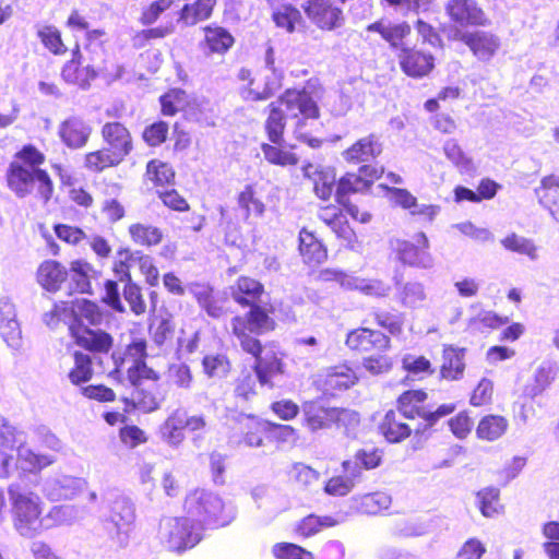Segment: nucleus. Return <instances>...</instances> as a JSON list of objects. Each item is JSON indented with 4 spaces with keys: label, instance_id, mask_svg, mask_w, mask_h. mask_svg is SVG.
<instances>
[{
    "label": "nucleus",
    "instance_id": "f257e3e1",
    "mask_svg": "<svg viewBox=\"0 0 559 559\" xmlns=\"http://www.w3.org/2000/svg\"><path fill=\"white\" fill-rule=\"evenodd\" d=\"M188 516H162L158 538L168 551L182 554L194 548L203 538L205 528H221L235 519L233 508L218 496L194 489L183 500Z\"/></svg>",
    "mask_w": 559,
    "mask_h": 559
},
{
    "label": "nucleus",
    "instance_id": "f03ea898",
    "mask_svg": "<svg viewBox=\"0 0 559 559\" xmlns=\"http://www.w3.org/2000/svg\"><path fill=\"white\" fill-rule=\"evenodd\" d=\"M383 169L371 165H364L359 168V174H346L336 185V175L333 168L308 163L302 167L304 177L312 183L314 194L328 201L334 189L335 199L338 204L346 207L348 213L356 217L358 209L349 204L348 195L350 193L362 192L367 190L374 179H378Z\"/></svg>",
    "mask_w": 559,
    "mask_h": 559
},
{
    "label": "nucleus",
    "instance_id": "7ed1b4c3",
    "mask_svg": "<svg viewBox=\"0 0 559 559\" xmlns=\"http://www.w3.org/2000/svg\"><path fill=\"white\" fill-rule=\"evenodd\" d=\"M263 293V286L250 277H239L231 287V296L238 304L250 306L247 319L236 317L233 319V331L239 340L242 349H262L260 342L252 333H263L273 329L274 322L267 313L255 306Z\"/></svg>",
    "mask_w": 559,
    "mask_h": 559
},
{
    "label": "nucleus",
    "instance_id": "20e7f679",
    "mask_svg": "<svg viewBox=\"0 0 559 559\" xmlns=\"http://www.w3.org/2000/svg\"><path fill=\"white\" fill-rule=\"evenodd\" d=\"M44 160V154L32 145L16 153L7 171L8 187L16 197L36 193L45 202L50 199L53 189L51 179L39 168Z\"/></svg>",
    "mask_w": 559,
    "mask_h": 559
},
{
    "label": "nucleus",
    "instance_id": "39448f33",
    "mask_svg": "<svg viewBox=\"0 0 559 559\" xmlns=\"http://www.w3.org/2000/svg\"><path fill=\"white\" fill-rule=\"evenodd\" d=\"M74 312L78 318L69 326V331L75 344L83 349H110L112 337L109 333L99 329H90L81 322V319H85L91 325H100L104 314L99 307L95 302L82 299L76 301Z\"/></svg>",
    "mask_w": 559,
    "mask_h": 559
},
{
    "label": "nucleus",
    "instance_id": "423d86ee",
    "mask_svg": "<svg viewBox=\"0 0 559 559\" xmlns=\"http://www.w3.org/2000/svg\"><path fill=\"white\" fill-rule=\"evenodd\" d=\"M8 493L14 528L22 536L34 537L43 530L40 498L33 492L24 493L20 484H11Z\"/></svg>",
    "mask_w": 559,
    "mask_h": 559
},
{
    "label": "nucleus",
    "instance_id": "0eeeda50",
    "mask_svg": "<svg viewBox=\"0 0 559 559\" xmlns=\"http://www.w3.org/2000/svg\"><path fill=\"white\" fill-rule=\"evenodd\" d=\"M356 416L350 409L330 406L316 397L301 403L300 424L310 433H316L347 426L356 420Z\"/></svg>",
    "mask_w": 559,
    "mask_h": 559
},
{
    "label": "nucleus",
    "instance_id": "6e6552de",
    "mask_svg": "<svg viewBox=\"0 0 559 559\" xmlns=\"http://www.w3.org/2000/svg\"><path fill=\"white\" fill-rule=\"evenodd\" d=\"M282 104L287 109V117L295 124V138L312 148L320 147L322 141L304 131L308 120L319 118V107L310 93L306 90H287L282 95Z\"/></svg>",
    "mask_w": 559,
    "mask_h": 559
},
{
    "label": "nucleus",
    "instance_id": "1a4fd4ad",
    "mask_svg": "<svg viewBox=\"0 0 559 559\" xmlns=\"http://www.w3.org/2000/svg\"><path fill=\"white\" fill-rule=\"evenodd\" d=\"M428 393L424 389L406 390L396 400L397 411L407 419H421L427 427L435 426L442 417L456 409L454 403L441 404L429 411L426 402Z\"/></svg>",
    "mask_w": 559,
    "mask_h": 559
},
{
    "label": "nucleus",
    "instance_id": "9d476101",
    "mask_svg": "<svg viewBox=\"0 0 559 559\" xmlns=\"http://www.w3.org/2000/svg\"><path fill=\"white\" fill-rule=\"evenodd\" d=\"M206 420L203 415L188 416L183 409H175L159 426V435L164 442L179 447L186 440V430L194 432L203 430Z\"/></svg>",
    "mask_w": 559,
    "mask_h": 559
},
{
    "label": "nucleus",
    "instance_id": "9b49d317",
    "mask_svg": "<svg viewBox=\"0 0 559 559\" xmlns=\"http://www.w3.org/2000/svg\"><path fill=\"white\" fill-rule=\"evenodd\" d=\"M302 8L308 19L322 31H333L344 25L343 10L334 0H308Z\"/></svg>",
    "mask_w": 559,
    "mask_h": 559
},
{
    "label": "nucleus",
    "instance_id": "f8f14e48",
    "mask_svg": "<svg viewBox=\"0 0 559 559\" xmlns=\"http://www.w3.org/2000/svg\"><path fill=\"white\" fill-rule=\"evenodd\" d=\"M357 382L358 377L350 367L338 365L319 376L314 385L323 395L333 397L353 388Z\"/></svg>",
    "mask_w": 559,
    "mask_h": 559
},
{
    "label": "nucleus",
    "instance_id": "ddd939ff",
    "mask_svg": "<svg viewBox=\"0 0 559 559\" xmlns=\"http://www.w3.org/2000/svg\"><path fill=\"white\" fill-rule=\"evenodd\" d=\"M444 9L450 20L462 27L490 24V20L476 0H449Z\"/></svg>",
    "mask_w": 559,
    "mask_h": 559
},
{
    "label": "nucleus",
    "instance_id": "4468645a",
    "mask_svg": "<svg viewBox=\"0 0 559 559\" xmlns=\"http://www.w3.org/2000/svg\"><path fill=\"white\" fill-rule=\"evenodd\" d=\"M92 131V126L78 115L69 116L58 126V135L61 142L71 150L84 147Z\"/></svg>",
    "mask_w": 559,
    "mask_h": 559
},
{
    "label": "nucleus",
    "instance_id": "2eb2a0df",
    "mask_svg": "<svg viewBox=\"0 0 559 559\" xmlns=\"http://www.w3.org/2000/svg\"><path fill=\"white\" fill-rule=\"evenodd\" d=\"M418 246L409 241H400L396 248L399 259L413 267L428 270L433 266V258L428 251L429 240L424 233L416 236Z\"/></svg>",
    "mask_w": 559,
    "mask_h": 559
},
{
    "label": "nucleus",
    "instance_id": "dca6fc26",
    "mask_svg": "<svg viewBox=\"0 0 559 559\" xmlns=\"http://www.w3.org/2000/svg\"><path fill=\"white\" fill-rule=\"evenodd\" d=\"M134 393L131 399L123 397L121 401L126 405V411L139 409L142 413H153L160 407V403L165 399V392L162 390V385L154 383L153 386H145L139 384L134 386Z\"/></svg>",
    "mask_w": 559,
    "mask_h": 559
},
{
    "label": "nucleus",
    "instance_id": "f3484780",
    "mask_svg": "<svg viewBox=\"0 0 559 559\" xmlns=\"http://www.w3.org/2000/svg\"><path fill=\"white\" fill-rule=\"evenodd\" d=\"M0 335L8 347L21 346L22 332L16 319V309L8 297L0 298Z\"/></svg>",
    "mask_w": 559,
    "mask_h": 559
},
{
    "label": "nucleus",
    "instance_id": "a211bd4d",
    "mask_svg": "<svg viewBox=\"0 0 559 559\" xmlns=\"http://www.w3.org/2000/svg\"><path fill=\"white\" fill-rule=\"evenodd\" d=\"M461 40L468 46L474 56L481 61L490 60L500 47L499 37L485 31L463 33Z\"/></svg>",
    "mask_w": 559,
    "mask_h": 559
},
{
    "label": "nucleus",
    "instance_id": "6ab92c4d",
    "mask_svg": "<svg viewBox=\"0 0 559 559\" xmlns=\"http://www.w3.org/2000/svg\"><path fill=\"white\" fill-rule=\"evenodd\" d=\"M102 136L106 147L122 160L132 151L131 134L120 122H106L102 127Z\"/></svg>",
    "mask_w": 559,
    "mask_h": 559
},
{
    "label": "nucleus",
    "instance_id": "aec40b11",
    "mask_svg": "<svg viewBox=\"0 0 559 559\" xmlns=\"http://www.w3.org/2000/svg\"><path fill=\"white\" fill-rule=\"evenodd\" d=\"M399 58L402 70L413 78H423L435 67L432 55L415 49L402 48Z\"/></svg>",
    "mask_w": 559,
    "mask_h": 559
},
{
    "label": "nucleus",
    "instance_id": "412c9836",
    "mask_svg": "<svg viewBox=\"0 0 559 559\" xmlns=\"http://www.w3.org/2000/svg\"><path fill=\"white\" fill-rule=\"evenodd\" d=\"M382 152V144L376 134H369L356 141L343 152L346 162L353 164L368 163L377 158Z\"/></svg>",
    "mask_w": 559,
    "mask_h": 559
},
{
    "label": "nucleus",
    "instance_id": "4be33fe9",
    "mask_svg": "<svg viewBox=\"0 0 559 559\" xmlns=\"http://www.w3.org/2000/svg\"><path fill=\"white\" fill-rule=\"evenodd\" d=\"M346 345L349 349H385L389 337L380 331L359 328L348 333Z\"/></svg>",
    "mask_w": 559,
    "mask_h": 559
},
{
    "label": "nucleus",
    "instance_id": "5701e85b",
    "mask_svg": "<svg viewBox=\"0 0 559 559\" xmlns=\"http://www.w3.org/2000/svg\"><path fill=\"white\" fill-rule=\"evenodd\" d=\"M535 195L538 203L548 210L556 221H559V177L556 175L544 177L535 188Z\"/></svg>",
    "mask_w": 559,
    "mask_h": 559
},
{
    "label": "nucleus",
    "instance_id": "b1692460",
    "mask_svg": "<svg viewBox=\"0 0 559 559\" xmlns=\"http://www.w3.org/2000/svg\"><path fill=\"white\" fill-rule=\"evenodd\" d=\"M509 429V420L502 415L488 414L481 417L476 427L479 440L495 442L501 439Z\"/></svg>",
    "mask_w": 559,
    "mask_h": 559
},
{
    "label": "nucleus",
    "instance_id": "393cba45",
    "mask_svg": "<svg viewBox=\"0 0 559 559\" xmlns=\"http://www.w3.org/2000/svg\"><path fill=\"white\" fill-rule=\"evenodd\" d=\"M379 431L390 443H400L412 435V428L403 421L395 411L385 413L379 425Z\"/></svg>",
    "mask_w": 559,
    "mask_h": 559
},
{
    "label": "nucleus",
    "instance_id": "a878e982",
    "mask_svg": "<svg viewBox=\"0 0 559 559\" xmlns=\"http://www.w3.org/2000/svg\"><path fill=\"white\" fill-rule=\"evenodd\" d=\"M272 8V20L278 28L287 33H294L302 25L300 11L289 3L278 4L275 0H269Z\"/></svg>",
    "mask_w": 559,
    "mask_h": 559
},
{
    "label": "nucleus",
    "instance_id": "bb28decb",
    "mask_svg": "<svg viewBox=\"0 0 559 559\" xmlns=\"http://www.w3.org/2000/svg\"><path fill=\"white\" fill-rule=\"evenodd\" d=\"M86 43L84 44V52L87 57L80 55V58L84 59L97 70L104 69L106 50L104 44L106 41V34L103 29L88 31L85 35Z\"/></svg>",
    "mask_w": 559,
    "mask_h": 559
},
{
    "label": "nucleus",
    "instance_id": "cd10ccee",
    "mask_svg": "<svg viewBox=\"0 0 559 559\" xmlns=\"http://www.w3.org/2000/svg\"><path fill=\"white\" fill-rule=\"evenodd\" d=\"M68 275L67 269L53 260L44 261L37 271L38 283L48 292L59 290Z\"/></svg>",
    "mask_w": 559,
    "mask_h": 559
},
{
    "label": "nucleus",
    "instance_id": "c85d7f7f",
    "mask_svg": "<svg viewBox=\"0 0 559 559\" xmlns=\"http://www.w3.org/2000/svg\"><path fill=\"white\" fill-rule=\"evenodd\" d=\"M16 451L17 440L15 431L5 427L0 432V478H8L11 468L15 467Z\"/></svg>",
    "mask_w": 559,
    "mask_h": 559
},
{
    "label": "nucleus",
    "instance_id": "c756f323",
    "mask_svg": "<svg viewBox=\"0 0 559 559\" xmlns=\"http://www.w3.org/2000/svg\"><path fill=\"white\" fill-rule=\"evenodd\" d=\"M367 32L379 33L381 37L388 41L391 47L401 49L403 47V39L409 35L411 27L407 23H390L384 21H378L367 26Z\"/></svg>",
    "mask_w": 559,
    "mask_h": 559
},
{
    "label": "nucleus",
    "instance_id": "7c9ffc66",
    "mask_svg": "<svg viewBox=\"0 0 559 559\" xmlns=\"http://www.w3.org/2000/svg\"><path fill=\"white\" fill-rule=\"evenodd\" d=\"M269 74L264 76L263 86L257 85L241 91V94L247 100H265L272 97L281 87L284 78L282 70H267Z\"/></svg>",
    "mask_w": 559,
    "mask_h": 559
},
{
    "label": "nucleus",
    "instance_id": "2f4dec72",
    "mask_svg": "<svg viewBox=\"0 0 559 559\" xmlns=\"http://www.w3.org/2000/svg\"><path fill=\"white\" fill-rule=\"evenodd\" d=\"M267 423L269 420L248 416L239 426L240 441L248 447H263L266 441Z\"/></svg>",
    "mask_w": 559,
    "mask_h": 559
},
{
    "label": "nucleus",
    "instance_id": "473e14b6",
    "mask_svg": "<svg viewBox=\"0 0 559 559\" xmlns=\"http://www.w3.org/2000/svg\"><path fill=\"white\" fill-rule=\"evenodd\" d=\"M270 115L265 121V130L269 135V140L272 143L278 144L283 139V131L285 128V121L290 120L287 117V109L284 104H282V96L276 100L269 105Z\"/></svg>",
    "mask_w": 559,
    "mask_h": 559
},
{
    "label": "nucleus",
    "instance_id": "72a5a7b5",
    "mask_svg": "<svg viewBox=\"0 0 559 559\" xmlns=\"http://www.w3.org/2000/svg\"><path fill=\"white\" fill-rule=\"evenodd\" d=\"M97 70L91 63L80 68V61L71 60L62 68L61 76L67 83L78 85L82 90L90 87L91 81L97 76Z\"/></svg>",
    "mask_w": 559,
    "mask_h": 559
},
{
    "label": "nucleus",
    "instance_id": "f704fd0d",
    "mask_svg": "<svg viewBox=\"0 0 559 559\" xmlns=\"http://www.w3.org/2000/svg\"><path fill=\"white\" fill-rule=\"evenodd\" d=\"M255 356L254 370L262 384L283 372L281 359L276 352H251Z\"/></svg>",
    "mask_w": 559,
    "mask_h": 559
},
{
    "label": "nucleus",
    "instance_id": "c9c22d12",
    "mask_svg": "<svg viewBox=\"0 0 559 559\" xmlns=\"http://www.w3.org/2000/svg\"><path fill=\"white\" fill-rule=\"evenodd\" d=\"M52 462L53 459L51 456L35 453L32 450L17 444L15 468L21 471V473H39Z\"/></svg>",
    "mask_w": 559,
    "mask_h": 559
},
{
    "label": "nucleus",
    "instance_id": "e433bc0d",
    "mask_svg": "<svg viewBox=\"0 0 559 559\" xmlns=\"http://www.w3.org/2000/svg\"><path fill=\"white\" fill-rule=\"evenodd\" d=\"M299 250L307 264H320L328 258L324 246L313 236L312 233L301 230L299 235Z\"/></svg>",
    "mask_w": 559,
    "mask_h": 559
},
{
    "label": "nucleus",
    "instance_id": "4c0bfd02",
    "mask_svg": "<svg viewBox=\"0 0 559 559\" xmlns=\"http://www.w3.org/2000/svg\"><path fill=\"white\" fill-rule=\"evenodd\" d=\"M464 352H442L440 360V378L447 381L462 379L465 371Z\"/></svg>",
    "mask_w": 559,
    "mask_h": 559
},
{
    "label": "nucleus",
    "instance_id": "58836bf2",
    "mask_svg": "<svg viewBox=\"0 0 559 559\" xmlns=\"http://www.w3.org/2000/svg\"><path fill=\"white\" fill-rule=\"evenodd\" d=\"M204 40L210 52L223 55L234 45L233 35L224 27L209 25L204 27Z\"/></svg>",
    "mask_w": 559,
    "mask_h": 559
},
{
    "label": "nucleus",
    "instance_id": "ea45409f",
    "mask_svg": "<svg viewBox=\"0 0 559 559\" xmlns=\"http://www.w3.org/2000/svg\"><path fill=\"white\" fill-rule=\"evenodd\" d=\"M390 497L381 491L365 493L354 499L357 512L366 515H376L390 507Z\"/></svg>",
    "mask_w": 559,
    "mask_h": 559
},
{
    "label": "nucleus",
    "instance_id": "a19ab883",
    "mask_svg": "<svg viewBox=\"0 0 559 559\" xmlns=\"http://www.w3.org/2000/svg\"><path fill=\"white\" fill-rule=\"evenodd\" d=\"M140 355L138 357H133L132 365L127 369V376L130 383L133 386H139V384H143V380L153 381L157 383L160 380V374L153 368L148 367L145 362V354L146 352H139Z\"/></svg>",
    "mask_w": 559,
    "mask_h": 559
},
{
    "label": "nucleus",
    "instance_id": "79ce46f5",
    "mask_svg": "<svg viewBox=\"0 0 559 559\" xmlns=\"http://www.w3.org/2000/svg\"><path fill=\"white\" fill-rule=\"evenodd\" d=\"M215 4L216 0H195L193 3L185 4L180 12V21L186 25H194L207 20Z\"/></svg>",
    "mask_w": 559,
    "mask_h": 559
},
{
    "label": "nucleus",
    "instance_id": "37998d69",
    "mask_svg": "<svg viewBox=\"0 0 559 559\" xmlns=\"http://www.w3.org/2000/svg\"><path fill=\"white\" fill-rule=\"evenodd\" d=\"M266 428L265 442L274 444L276 448H281L287 443H296L299 439L298 430L292 425L269 420Z\"/></svg>",
    "mask_w": 559,
    "mask_h": 559
},
{
    "label": "nucleus",
    "instance_id": "c03bdc74",
    "mask_svg": "<svg viewBox=\"0 0 559 559\" xmlns=\"http://www.w3.org/2000/svg\"><path fill=\"white\" fill-rule=\"evenodd\" d=\"M478 509L486 518L500 513L503 506L500 502V490L496 487H486L476 492Z\"/></svg>",
    "mask_w": 559,
    "mask_h": 559
},
{
    "label": "nucleus",
    "instance_id": "a18cd8bd",
    "mask_svg": "<svg viewBox=\"0 0 559 559\" xmlns=\"http://www.w3.org/2000/svg\"><path fill=\"white\" fill-rule=\"evenodd\" d=\"M318 217L331 227L338 237L347 238L352 233L341 210L336 206L330 205L320 209Z\"/></svg>",
    "mask_w": 559,
    "mask_h": 559
},
{
    "label": "nucleus",
    "instance_id": "49530a36",
    "mask_svg": "<svg viewBox=\"0 0 559 559\" xmlns=\"http://www.w3.org/2000/svg\"><path fill=\"white\" fill-rule=\"evenodd\" d=\"M121 162L122 159L107 147L85 155V167L95 173L103 171L108 167L117 166Z\"/></svg>",
    "mask_w": 559,
    "mask_h": 559
},
{
    "label": "nucleus",
    "instance_id": "de8ad7c7",
    "mask_svg": "<svg viewBox=\"0 0 559 559\" xmlns=\"http://www.w3.org/2000/svg\"><path fill=\"white\" fill-rule=\"evenodd\" d=\"M94 272L91 264L80 260L71 263L70 273L71 282L74 285V289L81 294H92L91 287V273Z\"/></svg>",
    "mask_w": 559,
    "mask_h": 559
},
{
    "label": "nucleus",
    "instance_id": "09e8293b",
    "mask_svg": "<svg viewBox=\"0 0 559 559\" xmlns=\"http://www.w3.org/2000/svg\"><path fill=\"white\" fill-rule=\"evenodd\" d=\"M501 245L509 251L528 257L532 261H535L538 258V249L534 241L514 233L503 238L501 240Z\"/></svg>",
    "mask_w": 559,
    "mask_h": 559
},
{
    "label": "nucleus",
    "instance_id": "8fccbe9b",
    "mask_svg": "<svg viewBox=\"0 0 559 559\" xmlns=\"http://www.w3.org/2000/svg\"><path fill=\"white\" fill-rule=\"evenodd\" d=\"M555 378L556 370L552 367H539L534 374L533 382L525 386V395L530 399L540 395L552 383Z\"/></svg>",
    "mask_w": 559,
    "mask_h": 559
},
{
    "label": "nucleus",
    "instance_id": "3c124183",
    "mask_svg": "<svg viewBox=\"0 0 559 559\" xmlns=\"http://www.w3.org/2000/svg\"><path fill=\"white\" fill-rule=\"evenodd\" d=\"M443 153L461 173H469L473 170L472 159L463 152L462 147L454 139H449L444 142Z\"/></svg>",
    "mask_w": 559,
    "mask_h": 559
},
{
    "label": "nucleus",
    "instance_id": "603ef678",
    "mask_svg": "<svg viewBox=\"0 0 559 559\" xmlns=\"http://www.w3.org/2000/svg\"><path fill=\"white\" fill-rule=\"evenodd\" d=\"M353 289L359 290L366 296L385 297L389 295L391 287L380 280H366L353 275L348 290Z\"/></svg>",
    "mask_w": 559,
    "mask_h": 559
},
{
    "label": "nucleus",
    "instance_id": "864d4df0",
    "mask_svg": "<svg viewBox=\"0 0 559 559\" xmlns=\"http://www.w3.org/2000/svg\"><path fill=\"white\" fill-rule=\"evenodd\" d=\"M129 233L134 242L142 246H155L162 241L163 233L157 227L144 224H133Z\"/></svg>",
    "mask_w": 559,
    "mask_h": 559
},
{
    "label": "nucleus",
    "instance_id": "5fc2aeb1",
    "mask_svg": "<svg viewBox=\"0 0 559 559\" xmlns=\"http://www.w3.org/2000/svg\"><path fill=\"white\" fill-rule=\"evenodd\" d=\"M427 294L423 283L407 282L400 292V299L403 306L418 308L426 300Z\"/></svg>",
    "mask_w": 559,
    "mask_h": 559
},
{
    "label": "nucleus",
    "instance_id": "6e6d98bb",
    "mask_svg": "<svg viewBox=\"0 0 559 559\" xmlns=\"http://www.w3.org/2000/svg\"><path fill=\"white\" fill-rule=\"evenodd\" d=\"M508 322V318L499 317L490 310L479 309L469 318L468 326L473 330L484 331L485 329H497Z\"/></svg>",
    "mask_w": 559,
    "mask_h": 559
},
{
    "label": "nucleus",
    "instance_id": "4d7b16f0",
    "mask_svg": "<svg viewBox=\"0 0 559 559\" xmlns=\"http://www.w3.org/2000/svg\"><path fill=\"white\" fill-rule=\"evenodd\" d=\"M92 376L93 369L90 356L84 355L82 352H75L74 367L69 372L71 382L79 385L91 380Z\"/></svg>",
    "mask_w": 559,
    "mask_h": 559
},
{
    "label": "nucleus",
    "instance_id": "13d9d810",
    "mask_svg": "<svg viewBox=\"0 0 559 559\" xmlns=\"http://www.w3.org/2000/svg\"><path fill=\"white\" fill-rule=\"evenodd\" d=\"M275 559H314L311 551L294 543H277L272 547Z\"/></svg>",
    "mask_w": 559,
    "mask_h": 559
},
{
    "label": "nucleus",
    "instance_id": "bf43d9fd",
    "mask_svg": "<svg viewBox=\"0 0 559 559\" xmlns=\"http://www.w3.org/2000/svg\"><path fill=\"white\" fill-rule=\"evenodd\" d=\"M118 436L120 442L129 449H135L148 441L146 431L134 424L123 425L119 429Z\"/></svg>",
    "mask_w": 559,
    "mask_h": 559
},
{
    "label": "nucleus",
    "instance_id": "052dcab7",
    "mask_svg": "<svg viewBox=\"0 0 559 559\" xmlns=\"http://www.w3.org/2000/svg\"><path fill=\"white\" fill-rule=\"evenodd\" d=\"M135 522V509L132 504L122 502L116 504L109 520L106 521L105 525H115L122 527H134Z\"/></svg>",
    "mask_w": 559,
    "mask_h": 559
},
{
    "label": "nucleus",
    "instance_id": "680f3d73",
    "mask_svg": "<svg viewBox=\"0 0 559 559\" xmlns=\"http://www.w3.org/2000/svg\"><path fill=\"white\" fill-rule=\"evenodd\" d=\"M44 46L55 55L64 53L67 48L62 43L60 32L51 25L40 26L37 31Z\"/></svg>",
    "mask_w": 559,
    "mask_h": 559
},
{
    "label": "nucleus",
    "instance_id": "e2e57ef3",
    "mask_svg": "<svg viewBox=\"0 0 559 559\" xmlns=\"http://www.w3.org/2000/svg\"><path fill=\"white\" fill-rule=\"evenodd\" d=\"M262 152L265 159L274 165L278 166H294L298 163L296 154L287 151H283L271 144H262Z\"/></svg>",
    "mask_w": 559,
    "mask_h": 559
},
{
    "label": "nucleus",
    "instance_id": "0e129e2a",
    "mask_svg": "<svg viewBox=\"0 0 559 559\" xmlns=\"http://www.w3.org/2000/svg\"><path fill=\"white\" fill-rule=\"evenodd\" d=\"M146 174L148 179L154 181L156 185H166L170 183L174 180L175 173L166 163L160 160H151L146 167Z\"/></svg>",
    "mask_w": 559,
    "mask_h": 559
},
{
    "label": "nucleus",
    "instance_id": "69168bd1",
    "mask_svg": "<svg viewBox=\"0 0 559 559\" xmlns=\"http://www.w3.org/2000/svg\"><path fill=\"white\" fill-rule=\"evenodd\" d=\"M271 412L283 421L294 420L301 412V405L290 399L274 401L270 405Z\"/></svg>",
    "mask_w": 559,
    "mask_h": 559
},
{
    "label": "nucleus",
    "instance_id": "338daca9",
    "mask_svg": "<svg viewBox=\"0 0 559 559\" xmlns=\"http://www.w3.org/2000/svg\"><path fill=\"white\" fill-rule=\"evenodd\" d=\"M239 206L246 211V216L255 215L261 216L264 212V204L254 197V191L251 186H247L238 197Z\"/></svg>",
    "mask_w": 559,
    "mask_h": 559
},
{
    "label": "nucleus",
    "instance_id": "774afa93",
    "mask_svg": "<svg viewBox=\"0 0 559 559\" xmlns=\"http://www.w3.org/2000/svg\"><path fill=\"white\" fill-rule=\"evenodd\" d=\"M202 364L204 371L210 377H222L229 370V360L222 353L206 355Z\"/></svg>",
    "mask_w": 559,
    "mask_h": 559
}]
</instances>
